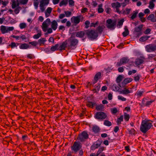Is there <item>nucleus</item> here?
Wrapping results in <instances>:
<instances>
[{
	"instance_id": "1",
	"label": "nucleus",
	"mask_w": 156,
	"mask_h": 156,
	"mask_svg": "<svg viewBox=\"0 0 156 156\" xmlns=\"http://www.w3.org/2000/svg\"><path fill=\"white\" fill-rule=\"evenodd\" d=\"M51 23V28L54 30H55L57 28L58 23L55 20H54L51 22L50 19L47 18L44 21L42 24V28L43 31L45 32L47 30V28L48 27V24Z\"/></svg>"
},
{
	"instance_id": "2",
	"label": "nucleus",
	"mask_w": 156,
	"mask_h": 156,
	"mask_svg": "<svg viewBox=\"0 0 156 156\" xmlns=\"http://www.w3.org/2000/svg\"><path fill=\"white\" fill-rule=\"evenodd\" d=\"M149 120H143L140 127V131L144 133H146L152 126Z\"/></svg>"
},
{
	"instance_id": "3",
	"label": "nucleus",
	"mask_w": 156,
	"mask_h": 156,
	"mask_svg": "<svg viewBox=\"0 0 156 156\" xmlns=\"http://www.w3.org/2000/svg\"><path fill=\"white\" fill-rule=\"evenodd\" d=\"M86 34L91 40L97 39L98 36V33L94 30H86Z\"/></svg>"
},
{
	"instance_id": "4",
	"label": "nucleus",
	"mask_w": 156,
	"mask_h": 156,
	"mask_svg": "<svg viewBox=\"0 0 156 156\" xmlns=\"http://www.w3.org/2000/svg\"><path fill=\"white\" fill-rule=\"evenodd\" d=\"M88 138V134L86 132L84 131L79 134V136L77 139L80 142H84Z\"/></svg>"
},
{
	"instance_id": "5",
	"label": "nucleus",
	"mask_w": 156,
	"mask_h": 156,
	"mask_svg": "<svg viewBox=\"0 0 156 156\" xmlns=\"http://www.w3.org/2000/svg\"><path fill=\"white\" fill-rule=\"evenodd\" d=\"M107 116V115L102 112H99L96 113L95 115V118L98 120H103L105 119Z\"/></svg>"
},
{
	"instance_id": "6",
	"label": "nucleus",
	"mask_w": 156,
	"mask_h": 156,
	"mask_svg": "<svg viewBox=\"0 0 156 156\" xmlns=\"http://www.w3.org/2000/svg\"><path fill=\"white\" fill-rule=\"evenodd\" d=\"M81 147V146L80 145L79 142H74L73 146L71 147V149L75 153L79 151Z\"/></svg>"
},
{
	"instance_id": "7",
	"label": "nucleus",
	"mask_w": 156,
	"mask_h": 156,
	"mask_svg": "<svg viewBox=\"0 0 156 156\" xmlns=\"http://www.w3.org/2000/svg\"><path fill=\"white\" fill-rule=\"evenodd\" d=\"M107 23L108 24L107 26L108 28L110 29H114L115 27L116 24V22L115 21H112L111 19L107 20Z\"/></svg>"
},
{
	"instance_id": "8",
	"label": "nucleus",
	"mask_w": 156,
	"mask_h": 156,
	"mask_svg": "<svg viewBox=\"0 0 156 156\" xmlns=\"http://www.w3.org/2000/svg\"><path fill=\"white\" fill-rule=\"evenodd\" d=\"M146 51L148 52H151L156 51V45L149 44L145 46Z\"/></svg>"
},
{
	"instance_id": "9",
	"label": "nucleus",
	"mask_w": 156,
	"mask_h": 156,
	"mask_svg": "<svg viewBox=\"0 0 156 156\" xmlns=\"http://www.w3.org/2000/svg\"><path fill=\"white\" fill-rule=\"evenodd\" d=\"M143 26L144 25L143 24L140 25L134 28L133 33L135 34L136 33H137L138 34L137 36L138 37L142 34V30Z\"/></svg>"
},
{
	"instance_id": "10",
	"label": "nucleus",
	"mask_w": 156,
	"mask_h": 156,
	"mask_svg": "<svg viewBox=\"0 0 156 156\" xmlns=\"http://www.w3.org/2000/svg\"><path fill=\"white\" fill-rule=\"evenodd\" d=\"M80 16L73 17L71 19V22L74 24V25L76 26L80 22Z\"/></svg>"
},
{
	"instance_id": "11",
	"label": "nucleus",
	"mask_w": 156,
	"mask_h": 156,
	"mask_svg": "<svg viewBox=\"0 0 156 156\" xmlns=\"http://www.w3.org/2000/svg\"><path fill=\"white\" fill-rule=\"evenodd\" d=\"M133 79L131 78H127L125 79L122 83L119 84V86L121 87H123L125 85L131 82Z\"/></svg>"
},
{
	"instance_id": "12",
	"label": "nucleus",
	"mask_w": 156,
	"mask_h": 156,
	"mask_svg": "<svg viewBox=\"0 0 156 156\" xmlns=\"http://www.w3.org/2000/svg\"><path fill=\"white\" fill-rule=\"evenodd\" d=\"M69 41V44L70 46L71 47H75L78 44V41L76 39H73L68 40Z\"/></svg>"
},
{
	"instance_id": "13",
	"label": "nucleus",
	"mask_w": 156,
	"mask_h": 156,
	"mask_svg": "<svg viewBox=\"0 0 156 156\" xmlns=\"http://www.w3.org/2000/svg\"><path fill=\"white\" fill-rule=\"evenodd\" d=\"M101 141L98 140L96 144H94L91 147L90 149L92 150H95L96 149L99 147L101 144Z\"/></svg>"
},
{
	"instance_id": "14",
	"label": "nucleus",
	"mask_w": 156,
	"mask_h": 156,
	"mask_svg": "<svg viewBox=\"0 0 156 156\" xmlns=\"http://www.w3.org/2000/svg\"><path fill=\"white\" fill-rule=\"evenodd\" d=\"M85 34H86V30L84 31H80L76 32V36L80 38H83Z\"/></svg>"
},
{
	"instance_id": "15",
	"label": "nucleus",
	"mask_w": 156,
	"mask_h": 156,
	"mask_svg": "<svg viewBox=\"0 0 156 156\" xmlns=\"http://www.w3.org/2000/svg\"><path fill=\"white\" fill-rule=\"evenodd\" d=\"M146 100V99H143L142 101V104L141 105V106H148L150 105H151L153 102L154 101V100H151L150 101H147L146 104H145L144 103L145 102Z\"/></svg>"
},
{
	"instance_id": "16",
	"label": "nucleus",
	"mask_w": 156,
	"mask_h": 156,
	"mask_svg": "<svg viewBox=\"0 0 156 156\" xmlns=\"http://www.w3.org/2000/svg\"><path fill=\"white\" fill-rule=\"evenodd\" d=\"M105 28V27L104 25L99 26L97 27L96 30V31L97 32L98 34H101L104 30V29Z\"/></svg>"
},
{
	"instance_id": "17",
	"label": "nucleus",
	"mask_w": 156,
	"mask_h": 156,
	"mask_svg": "<svg viewBox=\"0 0 156 156\" xmlns=\"http://www.w3.org/2000/svg\"><path fill=\"white\" fill-rule=\"evenodd\" d=\"M31 46L29 45L27 43L21 44L20 46V48L22 49H27L31 47Z\"/></svg>"
},
{
	"instance_id": "18",
	"label": "nucleus",
	"mask_w": 156,
	"mask_h": 156,
	"mask_svg": "<svg viewBox=\"0 0 156 156\" xmlns=\"http://www.w3.org/2000/svg\"><path fill=\"white\" fill-rule=\"evenodd\" d=\"M94 87H95V88L92 90V91L94 93H97L99 90L101 86L99 83H98L95 85Z\"/></svg>"
},
{
	"instance_id": "19",
	"label": "nucleus",
	"mask_w": 156,
	"mask_h": 156,
	"mask_svg": "<svg viewBox=\"0 0 156 156\" xmlns=\"http://www.w3.org/2000/svg\"><path fill=\"white\" fill-rule=\"evenodd\" d=\"M67 45V43L66 41L62 42L61 45L59 46L60 48L59 49V50L60 51L65 50L66 48V47Z\"/></svg>"
},
{
	"instance_id": "20",
	"label": "nucleus",
	"mask_w": 156,
	"mask_h": 156,
	"mask_svg": "<svg viewBox=\"0 0 156 156\" xmlns=\"http://www.w3.org/2000/svg\"><path fill=\"white\" fill-rule=\"evenodd\" d=\"M147 19L153 22H156V18H154V14L150 15L147 17Z\"/></svg>"
},
{
	"instance_id": "21",
	"label": "nucleus",
	"mask_w": 156,
	"mask_h": 156,
	"mask_svg": "<svg viewBox=\"0 0 156 156\" xmlns=\"http://www.w3.org/2000/svg\"><path fill=\"white\" fill-rule=\"evenodd\" d=\"M12 9H15L16 7L19 6V5L20 3V2H17L16 3V1L15 0H12Z\"/></svg>"
},
{
	"instance_id": "22",
	"label": "nucleus",
	"mask_w": 156,
	"mask_h": 156,
	"mask_svg": "<svg viewBox=\"0 0 156 156\" xmlns=\"http://www.w3.org/2000/svg\"><path fill=\"white\" fill-rule=\"evenodd\" d=\"M144 62L143 59L138 58L136 59L135 63L136 66H138L143 63Z\"/></svg>"
},
{
	"instance_id": "23",
	"label": "nucleus",
	"mask_w": 156,
	"mask_h": 156,
	"mask_svg": "<svg viewBox=\"0 0 156 156\" xmlns=\"http://www.w3.org/2000/svg\"><path fill=\"white\" fill-rule=\"evenodd\" d=\"M150 37L149 36L145 35L141 37L139 39V41L141 42H144L147 40Z\"/></svg>"
},
{
	"instance_id": "24",
	"label": "nucleus",
	"mask_w": 156,
	"mask_h": 156,
	"mask_svg": "<svg viewBox=\"0 0 156 156\" xmlns=\"http://www.w3.org/2000/svg\"><path fill=\"white\" fill-rule=\"evenodd\" d=\"M101 73L100 72H98L95 75L94 78L96 80H98L99 79H101Z\"/></svg>"
},
{
	"instance_id": "25",
	"label": "nucleus",
	"mask_w": 156,
	"mask_h": 156,
	"mask_svg": "<svg viewBox=\"0 0 156 156\" xmlns=\"http://www.w3.org/2000/svg\"><path fill=\"white\" fill-rule=\"evenodd\" d=\"M120 60L123 64L128 63L129 61L127 57H124L121 58Z\"/></svg>"
},
{
	"instance_id": "26",
	"label": "nucleus",
	"mask_w": 156,
	"mask_h": 156,
	"mask_svg": "<svg viewBox=\"0 0 156 156\" xmlns=\"http://www.w3.org/2000/svg\"><path fill=\"white\" fill-rule=\"evenodd\" d=\"M40 4L39 5L40 9L41 12H43L45 10V8L44 6L47 5L44 4L42 2H40Z\"/></svg>"
},
{
	"instance_id": "27",
	"label": "nucleus",
	"mask_w": 156,
	"mask_h": 156,
	"mask_svg": "<svg viewBox=\"0 0 156 156\" xmlns=\"http://www.w3.org/2000/svg\"><path fill=\"white\" fill-rule=\"evenodd\" d=\"M59 44H56L55 46H52L50 49V50L52 51H54L56 50H59L58 49V47Z\"/></svg>"
},
{
	"instance_id": "28",
	"label": "nucleus",
	"mask_w": 156,
	"mask_h": 156,
	"mask_svg": "<svg viewBox=\"0 0 156 156\" xmlns=\"http://www.w3.org/2000/svg\"><path fill=\"white\" fill-rule=\"evenodd\" d=\"M0 30L1 32L4 34L8 33L7 27L4 26H1V27Z\"/></svg>"
},
{
	"instance_id": "29",
	"label": "nucleus",
	"mask_w": 156,
	"mask_h": 156,
	"mask_svg": "<svg viewBox=\"0 0 156 156\" xmlns=\"http://www.w3.org/2000/svg\"><path fill=\"white\" fill-rule=\"evenodd\" d=\"M124 29L125 31L122 33V34L124 37H125L129 34V31L126 26L125 27Z\"/></svg>"
},
{
	"instance_id": "30",
	"label": "nucleus",
	"mask_w": 156,
	"mask_h": 156,
	"mask_svg": "<svg viewBox=\"0 0 156 156\" xmlns=\"http://www.w3.org/2000/svg\"><path fill=\"white\" fill-rule=\"evenodd\" d=\"M86 105L89 107L93 108L94 106L96 105V104L95 103L89 101L87 103Z\"/></svg>"
},
{
	"instance_id": "31",
	"label": "nucleus",
	"mask_w": 156,
	"mask_h": 156,
	"mask_svg": "<svg viewBox=\"0 0 156 156\" xmlns=\"http://www.w3.org/2000/svg\"><path fill=\"white\" fill-rule=\"evenodd\" d=\"M92 129L93 132L95 133H98L100 131L99 127L96 126H93L92 128Z\"/></svg>"
},
{
	"instance_id": "32",
	"label": "nucleus",
	"mask_w": 156,
	"mask_h": 156,
	"mask_svg": "<svg viewBox=\"0 0 156 156\" xmlns=\"http://www.w3.org/2000/svg\"><path fill=\"white\" fill-rule=\"evenodd\" d=\"M104 108V106L102 104H100V105H96V109L97 111H102Z\"/></svg>"
},
{
	"instance_id": "33",
	"label": "nucleus",
	"mask_w": 156,
	"mask_h": 156,
	"mask_svg": "<svg viewBox=\"0 0 156 156\" xmlns=\"http://www.w3.org/2000/svg\"><path fill=\"white\" fill-rule=\"evenodd\" d=\"M68 3V0H62V1H61L59 4V5L60 6H61L62 5H66Z\"/></svg>"
},
{
	"instance_id": "34",
	"label": "nucleus",
	"mask_w": 156,
	"mask_h": 156,
	"mask_svg": "<svg viewBox=\"0 0 156 156\" xmlns=\"http://www.w3.org/2000/svg\"><path fill=\"white\" fill-rule=\"evenodd\" d=\"M120 92L121 94H126L130 93V91L128 89L125 88L124 90H121Z\"/></svg>"
},
{
	"instance_id": "35",
	"label": "nucleus",
	"mask_w": 156,
	"mask_h": 156,
	"mask_svg": "<svg viewBox=\"0 0 156 156\" xmlns=\"http://www.w3.org/2000/svg\"><path fill=\"white\" fill-rule=\"evenodd\" d=\"M156 54H150L148 55V58L149 59L151 60L152 58H153V59L154 61H156V57H155L156 56Z\"/></svg>"
},
{
	"instance_id": "36",
	"label": "nucleus",
	"mask_w": 156,
	"mask_h": 156,
	"mask_svg": "<svg viewBox=\"0 0 156 156\" xmlns=\"http://www.w3.org/2000/svg\"><path fill=\"white\" fill-rule=\"evenodd\" d=\"M123 115H121L120 117L118 118L116 122L118 125L121 124V122L123 121Z\"/></svg>"
},
{
	"instance_id": "37",
	"label": "nucleus",
	"mask_w": 156,
	"mask_h": 156,
	"mask_svg": "<svg viewBox=\"0 0 156 156\" xmlns=\"http://www.w3.org/2000/svg\"><path fill=\"white\" fill-rule=\"evenodd\" d=\"M19 44L17 43H16L14 42H12L11 43V44L9 45V46H10L12 48H13L15 47H16L17 45H19Z\"/></svg>"
},
{
	"instance_id": "38",
	"label": "nucleus",
	"mask_w": 156,
	"mask_h": 156,
	"mask_svg": "<svg viewBox=\"0 0 156 156\" xmlns=\"http://www.w3.org/2000/svg\"><path fill=\"white\" fill-rule=\"evenodd\" d=\"M122 76L121 75H119L117 77L116 79V81L117 83H119L122 80Z\"/></svg>"
},
{
	"instance_id": "39",
	"label": "nucleus",
	"mask_w": 156,
	"mask_h": 156,
	"mask_svg": "<svg viewBox=\"0 0 156 156\" xmlns=\"http://www.w3.org/2000/svg\"><path fill=\"white\" fill-rule=\"evenodd\" d=\"M104 125L108 126H110L112 125V123L107 120H105L104 121Z\"/></svg>"
},
{
	"instance_id": "40",
	"label": "nucleus",
	"mask_w": 156,
	"mask_h": 156,
	"mask_svg": "<svg viewBox=\"0 0 156 156\" xmlns=\"http://www.w3.org/2000/svg\"><path fill=\"white\" fill-rule=\"evenodd\" d=\"M38 4V0H34V5L35 9H37Z\"/></svg>"
},
{
	"instance_id": "41",
	"label": "nucleus",
	"mask_w": 156,
	"mask_h": 156,
	"mask_svg": "<svg viewBox=\"0 0 156 156\" xmlns=\"http://www.w3.org/2000/svg\"><path fill=\"white\" fill-rule=\"evenodd\" d=\"M46 41L45 38H41L38 40V42L40 44V45H41V44H44V42Z\"/></svg>"
},
{
	"instance_id": "42",
	"label": "nucleus",
	"mask_w": 156,
	"mask_h": 156,
	"mask_svg": "<svg viewBox=\"0 0 156 156\" xmlns=\"http://www.w3.org/2000/svg\"><path fill=\"white\" fill-rule=\"evenodd\" d=\"M19 26L21 29H23L26 27L27 25L24 23H22L20 24Z\"/></svg>"
},
{
	"instance_id": "43",
	"label": "nucleus",
	"mask_w": 156,
	"mask_h": 156,
	"mask_svg": "<svg viewBox=\"0 0 156 156\" xmlns=\"http://www.w3.org/2000/svg\"><path fill=\"white\" fill-rule=\"evenodd\" d=\"M21 9H22V8L20 6H18V7H17L14 10V11L15 13L16 14H18L20 10Z\"/></svg>"
},
{
	"instance_id": "44",
	"label": "nucleus",
	"mask_w": 156,
	"mask_h": 156,
	"mask_svg": "<svg viewBox=\"0 0 156 156\" xmlns=\"http://www.w3.org/2000/svg\"><path fill=\"white\" fill-rule=\"evenodd\" d=\"M102 6V5L101 4L99 5V8L98 9V13H102L103 12L104 10L101 7Z\"/></svg>"
},
{
	"instance_id": "45",
	"label": "nucleus",
	"mask_w": 156,
	"mask_h": 156,
	"mask_svg": "<svg viewBox=\"0 0 156 156\" xmlns=\"http://www.w3.org/2000/svg\"><path fill=\"white\" fill-rule=\"evenodd\" d=\"M111 111L113 114H116L118 111L117 108H111Z\"/></svg>"
},
{
	"instance_id": "46",
	"label": "nucleus",
	"mask_w": 156,
	"mask_h": 156,
	"mask_svg": "<svg viewBox=\"0 0 156 156\" xmlns=\"http://www.w3.org/2000/svg\"><path fill=\"white\" fill-rule=\"evenodd\" d=\"M124 119L126 121H128L129 119L130 116L129 114L126 113H125L124 114Z\"/></svg>"
},
{
	"instance_id": "47",
	"label": "nucleus",
	"mask_w": 156,
	"mask_h": 156,
	"mask_svg": "<svg viewBox=\"0 0 156 156\" xmlns=\"http://www.w3.org/2000/svg\"><path fill=\"white\" fill-rule=\"evenodd\" d=\"M41 35V33H39L37 34H35L33 37L35 39H37L39 38Z\"/></svg>"
},
{
	"instance_id": "48",
	"label": "nucleus",
	"mask_w": 156,
	"mask_h": 156,
	"mask_svg": "<svg viewBox=\"0 0 156 156\" xmlns=\"http://www.w3.org/2000/svg\"><path fill=\"white\" fill-rule=\"evenodd\" d=\"M64 12L65 14V16H66L67 17H70L72 15L71 12L68 11H65Z\"/></svg>"
},
{
	"instance_id": "49",
	"label": "nucleus",
	"mask_w": 156,
	"mask_h": 156,
	"mask_svg": "<svg viewBox=\"0 0 156 156\" xmlns=\"http://www.w3.org/2000/svg\"><path fill=\"white\" fill-rule=\"evenodd\" d=\"M29 44H31L32 45L35 47L38 44V43L36 41H33L32 42H29Z\"/></svg>"
},
{
	"instance_id": "50",
	"label": "nucleus",
	"mask_w": 156,
	"mask_h": 156,
	"mask_svg": "<svg viewBox=\"0 0 156 156\" xmlns=\"http://www.w3.org/2000/svg\"><path fill=\"white\" fill-rule=\"evenodd\" d=\"M28 0H19L20 4L23 5H25L27 4Z\"/></svg>"
},
{
	"instance_id": "51",
	"label": "nucleus",
	"mask_w": 156,
	"mask_h": 156,
	"mask_svg": "<svg viewBox=\"0 0 156 156\" xmlns=\"http://www.w3.org/2000/svg\"><path fill=\"white\" fill-rule=\"evenodd\" d=\"M154 3L151 1H150V2L149 7L150 9H153L154 8Z\"/></svg>"
},
{
	"instance_id": "52",
	"label": "nucleus",
	"mask_w": 156,
	"mask_h": 156,
	"mask_svg": "<svg viewBox=\"0 0 156 156\" xmlns=\"http://www.w3.org/2000/svg\"><path fill=\"white\" fill-rule=\"evenodd\" d=\"M68 2L69 6H73L74 5V2L73 0H69Z\"/></svg>"
},
{
	"instance_id": "53",
	"label": "nucleus",
	"mask_w": 156,
	"mask_h": 156,
	"mask_svg": "<svg viewBox=\"0 0 156 156\" xmlns=\"http://www.w3.org/2000/svg\"><path fill=\"white\" fill-rule=\"evenodd\" d=\"M118 99L119 100H121L122 101H125L126 100V98L122 97V96H118Z\"/></svg>"
},
{
	"instance_id": "54",
	"label": "nucleus",
	"mask_w": 156,
	"mask_h": 156,
	"mask_svg": "<svg viewBox=\"0 0 156 156\" xmlns=\"http://www.w3.org/2000/svg\"><path fill=\"white\" fill-rule=\"evenodd\" d=\"M52 8L51 7H48L46 11L45 12L48 13L49 14H50L52 11Z\"/></svg>"
},
{
	"instance_id": "55",
	"label": "nucleus",
	"mask_w": 156,
	"mask_h": 156,
	"mask_svg": "<svg viewBox=\"0 0 156 156\" xmlns=\"http://www.w3.org/2000/svg\"><path fill=\"white\" fill-rule=\"evenodd\" d=\"M2 4L4 6H5L8 3V2L6 1H3L2 0H0V4Z\"/></svg>"
},
{
	"instance_id": "56",
	"label": "nucleus",
	"mask_w": 156,
	"mask_h": 156,
	"mask_svg": "<svg viewBox=\"0 0 156 156\" xmlns=\"http://www.w3.org/2000/svg\"><path fill=\"white\" fill-rule=\"evenodd\" d=\"M130 10L131 9H128L127 8L126 9V11H123V13L124 14H129L130 13Z\"/></svg>"
},
{
	"instance_id": "57",
	"label": "nucleus",
	"mask_w": 156,
	"mask_h": 156,
	"mask_svg": "<svg viewBox=\"0 0 156 156\" xmlns=\"http://www.w3.org/2000/svg\"><path fill=\"white\" fill-rule=\"evenodd\" d=\"M136 72V70L135 69L132 70H130L128 72V74L129 75H130L132 73H135Z\"/></svg>"
},
{
	"instance_id": "58",
	"label": "nucleus",
	"mask_w": 156,
	"mask_h": 156,
	"mask_svg": "<svg viewBox=\"0 0 156 156\" xmlns=\"http://www.w3.org/2000/svg\"><path fill=\"white\" fill-rule=\"evenodd\" d=\"M137 13H138L137 12H136L134 13H133V15L131 16V19L132 20H133V19H135L136 17V15L137 14Z\"/></svg>"
},
{
	"instance_id": "59",
	"label": "nucleus",
	"mask_w": 156,
	"mask_h": 156,
	"mask_svg": "<svg viewBox=\"0 0 156 156\" xmlns=\"http://www.w3.org/2000/svg\"><path fill=\"white\" fill-rule=\"evenodd\" d=\"M49 0H41L40 2H42L45 5H47L49 3Z\"/></svg>"
},
{
	"instance_id": "60",
	"label": "nucleus",
	"mask_w": 156,
	"mask_h": 156,
	"mask_svg": "<svg viewBox=\"0 0 156 156\" xmlns=\"http://www.w3.org/2000/svg\"><path fill=\"white\" fill-rule=\"evenodd\" d=\"M11 37L13 38L16 39V40H18L20 38V36H15V35H12L11 36Z\"/></svg>"
},
{
	"instance_id": "61",
	"label": "nucleus",
	"mask_w": 156,
	"mask_h": 156,
	"mask_svg": "<svg viewBox=\"0 0 156 156\" xmlns=\"http://www.w3.org/2000/svg\"><path fill=\"white\" fill-rule=\"evenodd\" d=\"M151 31V30L150 29H147L144 32V33L145 34H148L150 33Z\"/></svg>"
},
{
	"instance_id": "62",
	"label": "nucleus",
	"mask_w": 156,
	"mask_h": 156,
	"mask_svg": "<svg viewBox=\"0 0 156 156\" xmlns=\"http://www.w3.org/2000/svg\"><path fill=\"white\" fill-rule=\"evenodd\" d=\"M88 9L86 8H84L82 9L81 10V12L82 13H84L85 12H87Z\"/></svg>"
},
{
	"instance_id": "63",
	"label": "nucleus",
	"mask_w": 156,
	"mask_h": 156,
	"mask_svg": "<svg viewBox=\"0 0 156 156\" xmlns=\"http://www.w3.org/2000/svg\"><path fill=\"white\" fill-rule=\"evenodd\" d=\"M104 149V147H101L98 151V153H100L102 152Z\"/></svg>"
},
{
	"instance_id": "64",
	"label": "nucleus",
	"mask_w": 156,
	"mask_h": 156,
	"mask_svg": "<svg viewBox=\"0 0 156 156\" xmlns=\"http://www.w3.org/2000/svg\"><path fill=\"white\" fill-rule=\"evenodd\" d=\"M143 93V92L141 90L137 91L136 93L137 95L140 96H142V95Z\"/></svg>"
}]
</instances>
